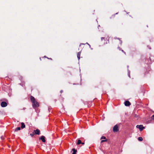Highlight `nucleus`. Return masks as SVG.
Returning <instances> with one entry per match:
<instances>
[{
    "label": "nucleus",
    "instance_id": "obj_1",
    "mask_svg": "<svg viewBox=\"0 0 154 154\" xmlns=\"http://www.w3.org/2000/svg\"><path fill=\"white\" fill-rule=\"evenodd\" d=\"M30 98L31 101L32 103V106L33 108L37 107L39 106V103L32 96H31Z\"/></svg>",
    "mask_w": 154,
    "mask_h": 154
},
{
    "label": "nucleus",
    "instance_id": "obj_2",
    "mask_svg": "<svg viewBox=\"0 0 154 154\" xmlns=\"http://www.w3.org/2000/svg\"><path fill=\"white\" fill-rule=\"evenodd\" d=\"M136 127L138 128H139L140 131H142L143 128H144V127L143 126V125H137L136 126Z\"/></svg>",
    "mask_w": 154,
    "mask_h": 154
},
{
    "label": "nucleus",
    "instance_id": "obj_3",
    "mask_svg": "<svg viewBox=\"0 0 154 154\" xmlns=\"http://www.w3.org/2000/svg\"><path fill=\"white\" fill-rule=\"evenodd\" d=\"M118 127L117 125H115L113 128V131L114 132H116L118 130Z\"/></svg>",
    "mask_w": 154,
    "mask_h": 154
},
{
    "label": "nucleus",
    "instance_id": "obj_4",
    "mask_svg": "<svg viewBox=\"0 0 154 154\" xmlns=\"http://www.w3.org/2000/svg\"><path fill=\"white\" fill-rule=\"evenodd\" d=\"M1 105L2 107H5L7 106V104L6 102L3 101L1 103Z\"/></svg>",
    "mask_w": 154,
    "mask_h": 154
},
{
    "label": "nucleus",
    "instance_id": "obj_5",
    "mask_svg": "<svg viewBox=\"0 0 154 154\" xmlns=\"http://www.w3.org/2000/svg\"><path fill=\"white\" fill-rule=\"evenodd\" d=\"M125 105L126 106H129L131 105V103L128 101H126L125 102Z\"/></svg>",
    "mask_w": 154,
    "mask_h": 154
},
{
    "label": "nucleus",
    "instance_id": "obj_6",
    "mask_svg": "<svg viewBox=\"0 0 154 154\" xmlns=\"http://www.w3.org/2000/svg\"><path fill=\"white\" fill-rule=\"evenodd\" d=\"M40 139H41L43 142H45V137L43 136H42Z\"/></svg>",
    "mask_w": 154,
    "mask_h": 154
},
{
    "label": "nucleus",
    "instance_id": "obj_7",
    "mask_svg": "<svg viewBox=\"0 0 154 154\" xmlns=\"http://www.w3.org/2000/svg\"><path fill=\"white\" fill-rule=\"evenodd\" d=\"M35 134H40V130L38 129H36V130L34 131Z\"/></svg>",
    "mask_w": 154,
    "mask_h": 154
},
{
    "label": "nucleus",
    "instance_id": "obj_8",
    "mask_svg": "<svg viewBox=\"0 0 154 154\" xmlns=\"http://www.w3.org/2000/svg\"><path fill=\"white\" fill-rule=\"evenodd\" d=\"M21 128L22 129L24 128L25 127V125L24 124V123L23 122H22L21 123Z\"/></svg>",
    "mask_w": 154,
    "mask_h": 154
},
{
    "label": "nucleus",
    "instance_id": "obj_9",
    "mask_svg": "<svg viewBox=\"0 0 154 154\" xmlns=\"http://www.w3.org/2000/svg\"><path fill=\"white\" fill-rule=\"evenodd\" d=\"M80 54L81 52H79L77 54V57L79 60L80 59Z\"/></svg>",
    "mask_w": 154,
    "mask_h": 154
},
{
    "label": "nucleus",
    "instance_id": "obj_10",
    "mask_svg": "<svg viewBox=\"0 0 154 154\" xmlns=\"http://www.w3.org/2000/svg\"><path fill=\"white\" fill-rule=\"evenodd\" d=\"M72 151H73V152L72 153V154H76V152H77V151L76 150H75V149H72Z\"/></svg>",
    "mask_w": 154,
    "mask_h": 154
},
{
    "label": "nucleus",
    "instance_id": "obj_11",
    "mask_svg": "<svg viewBox=\"0 0 154 154\" xmlns=\"http://www.w3.org/2000/svg\"><path fill=\"white\" fill-rule=\"evenodd\" d=\"M82 143L81 141L80 140H78L77 141V144L79 145Z\"/></svg>",
    "mask_w": 154,
    "mask_h": 154
},
{
    "label": "nucleus",
    "instance_id": "obj_12",
    "mask_svg": "<svg viewBox=\"0 0 154 154\" xmlns=\"http://www.w3.org/2000/svg\"><path fill=\"white\" fill-rule=\"evenodd\" d=\"M20 130V128L19 127H18L17 128H16L15 129V131H17L18 130Z\"/></svg>",
    "mask_w": 154,
    "mask_h": 154
},
{
    "label": "nucleus",
    "instance_id": "obj_13",
    "mask_svg": "<svg viewBox=\"0 0 154 154\" xmlns=\"http://www.w3.org/2000/svg\"><path fill=\"white\" fill-rule=\"evenodd\" d=\"M138 140L139 141H141L143 140V138L142 137H138Z\"/></svg>",
    "mask_w": 154,
    "mask_h": 154
},
{
    "label": "nucleus",
    "instance_id": "obj_14",
    "mask_svg": "<svg viewBox=\"0 0 154 154\" xmlns=\"http://www.w3.org/2000/svg\"><path fill=\"white\" fill-rule=\"evenodd\" d=\"M151 119H153V120H154V115H153L152 116H151Z\"/></svg>",
    "mask_w": 154,
    "mask_h": 154
},
{
    "label": "nucleus",
    "instance_id": "obj_15",
    "mask_svg": "<svg viewBox=\"0 0 154 154\" xmlns=\"http://www.w3.org/2000/svg\"><path fill=\"white\" fill-rule=\"evenodd\" d=\"M101 139H106V137H104V136H102L101 137Z\"/></svg>",
    "mask_w": 154,
    "mask_h": 154
},
{
    "label": "nucleus",
    "instance_id": "obj_16",
    "mask_svg": "<svg viewBox=\"0 0 154 154\" xmlns=\"http://www.w3.org/2000/svg\"><path fill=\"white\" fill-rule=\"evenodd\" d=\"M106 141H107V140H102L101 141V143H103V142H104Z\"/></svg>",
    "mask_w": 154,
    "mask_h": 154
},
{
    "label": "nucleus",
    "instance_id": "obj_17",
    "mask_svg": "<svg viewBox=\"0 0 154 154\" xmlns=\"http://www.w3.org/2000/svg\"><path fill=\"white\" fill-rule=\"evenodd\" d=\"M104 38H104V37H102V38H101V40L102 41H103V40H104Z\"/></svg>",
    "mask_w": 154,
    "mask_h": 154
},
{
    "label": "nucleus",
    "instance_id": "obj_18",
    "mask_svg": "<svg viewBox=\"0 0 154 154\" xmlns=\"http://www.w3.org/2000/svg\"><path fill=\"white\" fill-rule=\"evenodd\" d=\"M33 135H34V134H30V135L31 136V137H33Z\"/></svg>",
    "mask_w": 154,
    "mask_h": 154
},
{
    "label": "nucleus",
    "instance_id": "obj_19",
    "mask_svg": "<svg viewBox=\"0 0 154 154\" xmlns=\"http://www.w3.org/2000/svg\"><path fill=\"white\" fill-rule=\"evenodd\" d=\"M122 52H124L125 54V53L124 51L123 50H122Z\"/></svg>",
    "mask_w": 154,
    "mask_h": 154
},
{
    "label": "nucleus",
    "instance_id": "obj_20",
    "mask_svg": "<svg viewBox=\"0 0 154 154\" xmlns=\"http://www.w3.org/2000/svg\"><path fill=\"white\" fill-rule=\"evenodd\" d=\"M82 45H84V44L82 43L80 44V46H81Z\"/></svg>",
    "mask_w": 154,
    "mask_h": 154
},
{
    "label": "nucleus",
    "instance_id": "obj_21",
    "mask_svg": "<svg viewBox=\"0 0 154 154\" xmlns=\"http://www.w3.org/2000/svg\"><path fill=\"white\" fill-rule=\"evenodd\" d=\"M81 144H82V145H83V144H84V143H81Z\"/></svg>",
    "mask_w": 154,
    "mask_h": 154
},
{
    "label": "nucleus",
    "instance_id": "obj_22",
    "mask_svg": "<svg viewBox=\"0 0 154 154\" xmlns=\"http://www.w3.org/2000/svg\"><path fill=\"white\" fill-rule=\"evenodd\" d=\"M1 138L3 139V138L2 137H1Z\"/></svg>",
    "mask_w": 154,
    "mask_h": 154
},
{
    "label": "nucleus",
    "instance_id": "obj_23",
    "mask_svg": "<svg viewBox=\"0 0 154 154\" xmlns=\"http://www.w3.org/2000/svg\"><path fill=\"white\" fill-rule=\"evenodd\" d=\"M118 14V13H116L115 14V15H115V14Z\"/></svg>",
    "mask_w": 154,
    "mask_h": 154
}]
</instances>
